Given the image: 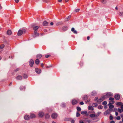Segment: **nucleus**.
Instances as JSON below:
<instances>
[{
    "label": "nucleus",
    "instance_id": "obj_18",
    "mask_svg": "<svg viewBox=\"0 0 123 123\" xmlns=\"http://www.w3.org/2000/svg\"><path fill=\"white\" fill-rule=\"evenodd\" d=\"M7 34L8 35H10L11 34L12 32L10 30H8L7 32Z\"/></svg>",
    "mask_w": 123,
    "mask_h": 123
},
{
    "label": "nucleus",
    "instance_id": "obj_42",
    "mask_svg": "<svg viewBox=\"0 0 123 123\" xmlns=\"http://www.w3.org/2000/svg\"><path fill=\"white\" fill-rule=\"evenodd\" d=\"M98 105L97 103H94L93 104V106L94 107H96Z\"/></svg>",
    "mask_w": 123,
    "mask_h": 123
},
{
    "label": "nucleus",
    "instance_id": "obj_29",
    "mask_svg": "<svg viewBox=\"0 0 123 123\" xmlns=\"http://www.w3.org/2000/svg\"><path fill=\"white\" fill-rule=\"evenodd\" d=\"M101 2L105 4L106 2V0H100Z\"/></svg>",
    "mask_w": 123,
    "mask_h": 123
},
{
    "label": "nucleus",
    "instance_id": "obj_32",
    "mask_svg": "<svg viewBox=\"0 0 123 123\" xmlns=\"http://www.w3.org/2000/svg\"><path fill=\"white\" fill-rule=\"evenodd\" d=\"M88 109L89 110H91L92 111L94 109L93 107L92 106H89Z\"/></svg>",
    "mask_w": 123,
    "mask_h": 123
},
{
    "label": "nucleus",
    "instance_id": "obj_44",
    "mask_svg": "<svg viewBox=\"0 0 123 123\" xmlns=\"http://www.w3.org/2000/svg\"><path fill=\"white\" fill-rule=\"evenodd\" d=\"M110 119L111 120H113V117L111 116H110Z\"/></svg>",
    "mask_w": 123,
    "mask_h": 123
},
{
    "label": "nucleus",
    "instance_id": "obj_52",
    "mask_svg": "<svg viewBox=\"0 0 123 123\" xmlns=\"http://www.w3.org/2000/svg\"><path fill=\"white\" fill-rule=\"evenodd\" d=\"M62 106L63 107H64L65 106V104H62Z\"/></svg>",
    "mask_w": 123,
    "mask_h": 123
},
{
    "label": "nucleus",
    "instance_id": "obj_63",
    "mask_svg": "<svg viewBox=\"0 0 123 123\" xmlns=\"http://www.w3.org/2000/svg\"><path fill=\"white\" fill-rule=\"evenodd\" d=\"M121 118L122 119H123V115H121Z\"/></svg>",
    "mask_w": 123,
    "mask_h": 123
},
{
    "label": "nucleus",
    "instance_id": "obj_22",
    "mask_svg": "<svg viewBox=\"0 0 123 123\" xmlns=\"http://www.w3.org/2000/svg\"><path fill=\"white\" fill-rule=\"evenodd\" d=\"M48 23L46 21H44L43 22V25L44 26H46L47 25Z\"/></svg>",
    "mask_w": 123,
    "mask_h": 123
},
{
    "label": "nucleus",
    "instance_id": "obj_40",
    "mask_svg": "<svg viewBox=\"0 0 123 123\" xmlns=\"http://www.w3.org/2000/svg\"><path fill=\"white\" fill-rule=\"evenodd\" d=\"M119 15L120 16H122L123 15V12H120Z\"/></svg>",
    "mask_w": 123,
    "mask_h": 123
},
{
    "label": "nucleus",
    "instance_id": "obj_28",
    "mask_svg": "<svg viewBox=\"0 0 123 123\" xmlns=\"http://www.w3.org/2000/svg\"><path fill=\"white\" fill-rule=\"evenodd\" d=\"M23 77L24 79H26L28 77V76L27 74H24L23 75Z\"/></svg>",
    "mask_w": 123,
    "mask_h": 123
},
{
    "label": "nucleus",
    "instance_id": "obj_3",
    "mask_svg": "<svg viewBox=\"0 0 123 123\" xmlns=\"http://www.w3.org/2000/svg\"><path fill=\"white\" fill-rule=\"evenodd\" d=\"M106 97L107 98L110 97H112L113 96V94L111 92H108L105 95Z\"/></svg>",
    "mask_w": 123,
    "mask_h": 123
},
{
    "label": "nucleus",
    "instance_id": "obj_21",
    "mask_svg": "<svg viewBox=\"0 0 123 123\" xmlns=\"http://www.w3.org/2000/svg\"><path fill=\"white\" fill-rule=\"evenodd\" d=\"M83 99L84 100H86L88 98V96L86 95H84L83 96Z\"/></svg>",
    "mask_w": 123,
    "mask_h": 123
},
{
    "label": "nucleus",
    "instance_id": "obj_24",
    "mask_svg": "<svg viewBox=\"0 0 123 123\" xmlns=\"http://www.w3.org/2000/svg\"><path fill=\"white\" fill-rule=\"evenodd\" d=\"M97 94L96 92L95 91H93L92 93V94L93 96H94L96 95Z\"/></svg>",
    "mask_w": 123,
    "mask_h": 123
},
{
    "label": "nucleus",
    "instance_id": "obj_19",
    "mask_svg": "<svg viewBox=\"0 0 123 123\" xmlns=\"http://www.w3.org/2000/svg\"><path fill=\"white\" fill-rule=\"evenodd\" d=\"M42 55L41 54H38L36 56V57L37 59H40L42 57Z\"/></svg>",
    "mask_w": 123,
    "mask_h": 123
},
{
    "label": "nucleus",
    "instance_id": "obj_43",
    "mask_svg": "<svg viewBox=\"0 0 123 123\" xmlns=\"http://www.w3.org/2000/svg\"><path fill=\"white\" fill-rule=\"evenodd\" d=\"M116 119L117 120H119L120 119V116H117L116 117Z\"/></svg>",
    "mask_w": 123,
    "mask_h": 123
},
{
    "label": "nucleus",
    "instance_id": "obj_10",
    "mask_svg": "<svg viewBox=\"0 0 123 123\" xmlns=\"http://www.w3.org/2000/svg\"><path fill=\"white\" fill-rule=\"evenodd\" d=\"M72 104L73 105H74L78 103L77 101L76 100H73L72 101Z\"/></svg>",
    "mask_w": 123,
    "mask_h": 123
},
{
    "label": "nucleus",
    "instance_id": "obj_14",
    "mask_svg": "<svg viewBox=\"0 0 123 123\" xmlns=\"http://www.w3.org/2000/svg\"><path fill=\"white\" fill-rule=\"evenodd\" d=\"M30 118L29 116L28 115H26L24 117V118L25 120H28Z\"/></svg>",
    "mask_w": 123,
    "mask_h": 123
},
{
    "label": "nucleus",
    "instance_id": "obj_9",
    "mask_svg": "<svg viewBox=\"0 0 123 123\" xmlns=\"http://www.w3.org/2000/svg\"><path fill=\"white\" fill-rule=\"evenodd\" d=\"M34 63V61L32 59H31L29 62V64L30 66L31 67H32Z\"/></svg>",
    "mask_w": 123,
    "mask_h": 123
},
{
    "label": "nucleus",
    "instance_id": "obj_49",
    "mask_svg": "<svg viewBox=\"0 0 123 123\" xmlns=\"http://www.w3.org/2000/svg\"><path fill=\"white\" fill-rule=\"evenodd\" d=\"M80 105H82L84 104V103L83 102H81L80 103Z\"/></svg>",
    "mask_w": 123,
    "mask_h": 123
},
{
    "label": "nucleus",
    "instance_id": "obj_12",
    "mask_svg": "<svg viewBox=\"0 0 123 123\" xmlns=\"http://www.w3.org/2000/svg\"><path fill=\"white\" fill-rule=\"evenodd\" d=\"M44 113L42 112H39L38 114L39 116L41 117H42L44 115Z\"/></svg>",
    "mask_w": 123,
    "mask_h": 123
},
{
    "label": "nucleus",
    "instance_id": "obj_59",
    "mask_svg": "<svg viewBox=\"0 0 123 123\" xmlns=\"http://www.w3.org/2000/svg\"><path fill=\"white\" fill-rule=\"evenodd\" d=\"M98 99V97H96L95 98V99L96 100H97Z\"/></svg>",
    "mask_w": 123,
    "mask_h": 123
},
{
    "label": "nucleus",
    "instance_id": "obj_23",
    "mask_svg": "<svg viewBox=\"0 0 123 123\" xmlns=\"http://www.w3.org/2000/svg\"><path fill=\"white\" fill-rule=\"evenodd\" d=\"M68 29V28L67 26H64L63 27L62 29L64 31H66Z\"/></svg>",
    "mask_w": 123,
    "mask_h": 123
},
{
    "label": "nucleus",
    "instance_id": "obj_58",
    "mask_svg": "<svg viewBox=\"0 0 123 123\" xmlns=\"http://www.w3.org/2000/svg\"><path fill=\"white\" fill-rule=\"evenodd\" d=\"M121 108L122 109H123V105H122L121 106Z\"/></svg>",
    "mask_w": 123,
    "mask_h": 123
},
{
    "label": "nucleus",
    "instance_id": "obj_64",
    "mask_svg": "<svg viewBox=\"0 0 123 123\" xmlns=\"http://www.w3.org/2000/svg\"><path fill=\"white\" fill-rule=\"evenodd\" d=\"M60 23H57L56 24V25H59Z\"/></svg>",
    "mask_w": 123,
    "mask_h": 123
},
{
    "label": "nucleus",
    "instance_id": "obj_56",
    "mask_svg": "<svg viewBox=\"0 0 123 123\" xmlns=\"http://www.w3.org/2000/svg\"><path fill=\"white\" fill-rule=\"evenodd\" d=\"M111 123H115V122L113 121H111Z\"/></svg>",
    "mask_w": 123,
    "mask_h": 123
},
{
    "label": "nucleus",
    "instance_id": "obj_37",
    "mask_svg": "<svg viewBox=\"0 0 123 123\" xmlns=\"http://www.w3.org/2000/svg\"><path fill=\"white\" fill-rule=\"evenodd\" d=\"M80 114L78 112H77L76 113V116L77 117H78L80 116Z\"/></svg>",
    "mask_w": 123,
    "mask_h": 123
},
{
    "label": "nucleus",
    "instance_id": "obj_45",
    "mask_svg": "<svg viewBox=\"0 0 123 123\" xmlns=\"http://www.w3.org/2000/svg\"><path fill=\"white\" fill-rule=\"evenodd\" d=\"M79 10H80V9H75V10L74 11L76 12H79Z\"/></svg>",
    "mask_w": 123,
    "mask_h": 123
},
{
    "label": "nucleus",
    "instance_id": "obj_57",
    "mask_svg": "<svg viewBox=\"0 0 123 123\" xmlns=\"http://www.w3.org/2000/svg\"><path fill=\"white\" fill-rule=\"evenodd\" d=\"M41 66L42 67H43V63H42L41 64Z\"/></svg>",
    "mask_w": 123,
    "mask_h": 123
},
{
    "label": "nucleus",
    "instance_id": "obj_39",
    "mask_svg": "<svg viewBox=\"0 0 123 123\" xmlns=\"http://www.w3.org/2000/svg\"><path fill=\"white\" fill-rule=\"evenodd\" d=\"M102 101V99H101V98H100L98 100H97V102H101Z\"/></svg>",
    "mask_w": 123,
    "mask_h": 123
},
{
    "label": "nucleus",
    "instance_id": "obj_51",
    "mask_svg": "<svg viewBox=\"0 0 123 123\" xmlns=\"http://www.w3.org/2000/svg\"><path fill=\"white\" fill-rule=\"evenodd\" d=\"M15 2L16 3H18L19 2V0H15Z\"/></svg>",
    "mask_w": 123,
    "mask_h": 123
},
{
    "label": "nucleus",
    "instance_id": "obj_36",
    "mask_svg": "<svg viewBox=\"0 0 123 123\" xmlns=\"http://www.w3.org/2000/svg\"><path fill=\"white\" fill-rule=\"evenodd\" d=\"M107 102L106 101H104L102 103V105H105L107 104Z\"/></svg>",
    "mask_w": 123,
    "mask_h": 123
},
{
    "label": "nucleus",
    "instance_id": "obj_6",
    "mask_svg": "<svg viewBox=\"0 0 123 123\" xmlns=\"http://www.w3.org/2000/svg\"><path fill=\"white\" fill-rule=\"evenodd\" d=\"M114 98L116 100H119L120 98V96L118 94H116L114 96Z\"/></svg>",
    "mask_w": 123,
    "mask_h": 123
},
{
    "label": "nucleus",
    "instance_id": "obj_50",
    "mask_svg": "<svg viewBox=\"0 0 123 123\" xmlns=\"http://www.w3.org/2000/svg\"><path fill=\"white\" fill-rule=\"evenodd\" d=\"M74 122H75V121L74 120H72L71 121V123H74Z\"/></svg>",
    "mask_w": 123,
    "mask_h": 123
},
{
    "label": "nucleus",
    "instance_id": "obj_11",
    "mask_svg": "<svg viewBox=\"0 0 123 123\" xmlns=\"http://www.w3.org/2000/svg\"><path fill=\"white\" fill-rule=\"evenodd\" d=\"M111 103H110V102H109V103L108 104V105L109 106V108L110 109H112L114 107V105H112Z\"/></svg>",
    "mask_w": 123,
    "mask_h": 123
},
{
    "label": "nucleus",
    "instance_id": "obj_60",
    "mask_svg": "<svg viewBox=\"0 0 123 123\" xmlns=\"http://www.w3.org/2000/svg\"><path fill=\"white\" fill-rule=\"evenodd\" d=\"M53 24H54V23H53V22H51L50 23V25H53Z\"/></svg>",
    "mask_w": 123,
    "mask_h": 123
},
{
    "label": "nucleus",
    "instance_id": "obj_16",
    "mask_svg": "<svg viewBox=\"0 0 123 123\" xmlns=\"http://www.w3.org/2000/svg\"><path fill=\"white\" fill-rule=\"evenodd\" d=\"M39 34L37 32H34V37H36L38 36Z\"/></svg>",
    "mask_w": 123,
    "mask_h": 123
},
{
    "label": "nucleus",
    "instance_id": "obj_34",
    "mask_svg": "<svg viewBox=\"0 0 123 123\" xmlns=\"http://www.w3.org/2000/svg\"><path fill=\"white\" fill-rule=\"evenodd\" d=\"M107 98L106 97V96H105V95L104 96L102 97L101 98V99H102V101H103V100H105V98Z\"/></svg>",
    "mask_w": 123,
    "mask_h": 123
},
{
    "label": "nucleus",
    "instance_id": "obj_55",
    "mask_svg": "<svg viewBox=\"0 0 123 123\" xmlns=\"http://www.w3.org/2000/svg\"><path fill=\"white\" fill-rule=\"evenodd\" d=\"M90 38V37L89 36H88L87 37V40H89Z\"/></svg>",
    "mask_w": 123,
    "mask_h": 123
},
{
    "label": "nucleus",
    "instance_id": "obj_8",
    "mask_svg": "<svg viewBox=\"0 0 123 123\" xmlns=\"http://www.w3.org/2000/svg\"><path fill=\"white\" fill-rule=\"evenodd\" d=\"M109 99L110 101V103H111V104H113L114 103L115 101H114V99L113 98L110 97L109 98Z\"/></svg>",
    "mask_w": 123,
    "mask_h": 123
},
{
    "label": "nucleus",
    "instance_id": "obj_61",
    "mask_svg": "<svg viewBox=\"0 0 123 123\" xmlns=\"http://www.w3.org/2000/svg\"><path fill=\"white\" fill-rule=\"evenodd\" d=\"M44 32H47V30L46 29H44Z\"/></svg>",
    "mask_w": 123,
    "mask_h": 123
},
{
    "label": "nucleus",
    "instance_id": "obj_35",
    "mask_svg": "<svg viewBox=\"0 0 123 123\" xmlns=\"http://www.w3.org/2000/svg\"><path fill=\"white\" fill-rule=\"evenodd\" d=\"M77 110L79 111H81V109L79 107H77Z\"/></svg>",
    "mask_w": 123,
    "mask_h": 123
},
{
    "label": "nucleus",
    "instance_id": "obj_31",
    "mask_svg": "<svg viewBox=\"0 0 123 123\" xmlns=\"http://www.w3.org/2000/svg\"><path fill=\"white\" fill-rule=\"evenodd\" d=\"M117 111L118 112L120 113H121L123 111V110L121 109L118 108L117 109Z\"/></svg>",
    "mask_w": 123,
    "mask_h": 123
},
{
    "label": "nucleus",
    "instance_id": "obj_62",
    "mask_svg": "<svg viewBox=\"0 0 123 123\" xmlns=\"http://www.w3.org/2000/svg\"><path fill=\"white\" fill-rule=\"evenodd\" d=\"M91 121L90 120H87V122H88V123H90L91 122Z\"/></svg>",
    "mask_w": 123,
    "mask_h": 123
},
{
    "label": "nucleus",
    "instance_id": "obj_47",
    "mask_svg": "<svg viewBox=\"0 0 123 123\" xmlns=\"http://www.w3.org/2000/svg\"><path fill=\"white\" fill-rule=\"evenodd\" d=\"M19 70V68H17L16 70H14V71L15 72H17V71H18Z\"/></svg>",
    "mask_w": 123,
    "mask_h": 123
},
{
    "label": "nucleus",
    "instance_id": "obj_48",
    "mask_svg": "<svg viewBox=\"0 0 123 123\" xmlns=\"http://www.w3.org/2000/svg\"><path fill=\"white\" fill-rule=\"evenodd\" d=\"M52 67V66L51 65H50V66H47L46 67V68H50V67Z\"/></svg>",
    "mask_w": 123,
    "mask_h": 123
},
{
    "label": "nucleus",
    "instance_id": "obj_1",
    "mask_svg": "<svg viewBox=\"0 0 123 123\" xmlns=\"http://www.w3.org/2000/svg\"><path fill=\"white\" fill-rule=\"evenodd\" d=\"M31 27H33V29L34 30V32H37L38 29L39 27V26H35L34 24H32L31 25Z\"/></svg>",
    "mask_w": 123,
    "mask_h": 123
},
{
    "label": "nucleus",
    "instance_id": "obj_2",
    "mask_svg": "<svg viewBox=\"0 0 123 123\" xmlns=\"http://www.w3.org/2000/svg\"><path fill=\"white\" fill-rule=\"evenodd\" d=\"M26 31V30L25 29L19 30L18 32V36H20L23 34V33H25Z\"/></svg>",
    "mask_w": 123,
    "mask_h": 123
},
{
    "label": "nucleus",
    "instance_id": "obj_33",
    "mask_svg": "<svg viewBox=\"0 0 123 123\" xmlns=\"http://www.w3.org/2000/svg\"><path fill=\"white\" fill-rule=\"evenodd\" d=\"M123 104V103L121 102H117V105H121Z\"/></svg>",
    "mask_w": 123,
    "mask_h": 123
},
{
    "label": "nucleus",
    "instance_id": "obj_15",
    "mask_svg": "<svg viewBox=\"0 0 123 123\" xmlns=\"http://www.w3.org/2000/svg\"><path fill=\"white\" fill-rule=\"evenodd\" d=\"M17 79L18 80H21L22 79V77L20 75H18L16 77Z\"/></svg>",
    "mask_w": 123,
    "mask_h": 123
},
{
    "label": "nucleus",
    "instance_id": "obj_26",
    "mask_svg": "<svg viewBox=\"0 0 123 123\" xmlns=\"http://www.w3.org/2000/svg\"><path fill=\"white\" fill-rule=\"evenodd\" d=\"M87 112L86 111H82L81 112V113L82 114L84 115V114H86L87 113Z\"/></svg>",
    "mask_w": 123,
    "mask_h": 123
},
{
    "label": "nucleus",
    "instance_id": "obj_4",
    "mask_svg": "<svg viewBox=\"0 0 123 123\" xmlns=\"http://www.w3.org/2000/svg\"><path fill=\"white\" fill-rule=\"evenodd\" d=\"M98 115H95L94 114H91L89 116L91 117H97L99 116V113H98Z\"/></svg>",
    "mask_w": 123,
    "mask_h": 123
},
{
    "label": "nucleus",
    "instance_id": "obj_41",
    "mask_svg": "<svg viewBox=\"0 0 123 123\" xmlns=\"http://www.w3.org/2000/svg\"><path fill=\"white\" fill-rule=\"evenodd\" d=\"M4 44H2L0 46V48L1 49H2L4 47Z\"/></svg>",
    "mask_w": 123,
    "mask_h": 123
},
{
    "label": "nucleus",
    "instance_id": "obj_5",
    "mask_svg": "<svg viewBox=\"0 0 123 123\" xmlns=\"http://www.w3.org/2000/svg\"><path fill=\"white\" fill-rule=\"evenodd\" d=\"M35 72L37 74H39L41 73V70L38 68H36L35 69Z\"/></svg>",
    "mask_w": 123,
    "mask_h": 123
},
{
    "label": "nucleus",
    "instance_id": "obj_30",
    "mask_svg": "<svg viewBox=\"0 0 123 123\" xmlns=\"http://www.w3.org/2000/svg\"><path fill=\"white\" fill-rule=\"evenodd\" d=\"M101 2L105 4L106 2V0H100Z\"/></svg>",
    "mask_w": 123,
    "mask_h": 123
},
{
    "label": "nucleus",
    "instance_id": "obj_53",
    "mask_svg": "<svg viewBox=\"0 0 123 123\" xmlns=\"http://www.w3.org/2000/svg\"><path fill=\"white\" fill-rule=\"evenodd\" d=\"M79 123H84L83 121L82 120H80L79 121Z\"/></svg>",
    "mask_w": 123,
    "mask_h": 123
},
{
    "label": "nucleus",
    "instance_id": "obj_17",
    "mask_svg": "<svg viewBox=\"0 0 123 123\" xmlns=\"http://www.w3.org/2000/svg\"><path fill=\"white\" fill-rule=\"evenodd\" d=\"M71 31L73 32L75 34L77 33V32L76 30H75L74 29V28H72L71 29Z\"/></svg>",
    "mask_w": 123,
    "mask_h": 123
},
{
    "label": "nucleus",
    "instance_id": "obj_13",
    "mask_svg": "<svg viewBox=\"0 0 123 123\" xmlns=\"http://www.w3.org/2000/svg\"><path fill=\"white\" fill-rule=\"evenodd\" d=\"M36 117L35 115L33 114H30V118H33Z\"/></svg>",
    "mask_w": 123,
    "mask_h": 123
},
{
    "label": "nucleus",
    "instance_id": "obj_38",
    "mask_svg": "<svg viewBox=\"0 0 123 123\" xmlns=\"http://www.w3.org/2000/svg\"><path fill=\"white\" fill-rule=\"evenodd\" d=\"M103 107L102 105H99L98 106V108L99 109H101L103 108Z\"/></svg>",
    "mask_w": 123,
    "mask_h": 123
},
{
    "label": "nucleus",
    "instance_id": "obj_7",
    "mask_svg": "<svg viewBox=\"0 0 123 123\" xmlns=\"http://www.w3.org/2000/svg\"><path fill=\"white\" fill-rule=\"evenodd\" d=\"M57 116V114L56 113H53L51 115V117L53 119H55Z\"/></svg>",
    "mask_w": 123,
    "mask_h": 123
},
{
    "label": "nucleus",
    "instance_id": "obj_20",
    "mask_svg": "<svg viewBox=\"0 0 123 123\" xmlns=\"http://www.w3.org/2000/svg\"><path fill=\"white\" fill-rule=\"evenodd\" d=\"M40 62L39 59H37L36 60L35 62L36 64L38 65L39 64Z\"/></svg>",
    "mask_w": 123,
    "mask_h": 123
},
{
    "label": "nucleus",
    "instance_id": "obj_27",
    "mask_svg": "<svg viewBox=\"0 0 123 123\" xmlns=\"http://www.w3.org/2000/svg\"><path fill=\"white\" fill-rule=\"evenodd\" d=\"M45 117L46 118H49L50 116L47 113L46 114Z\"/></svg>",
    "mask_w": 123,
    "mask_h": 123
},
{
    "label": "nucleus",
    "instance_id": "obj_46",
    "mask_svg": "<svg viewBox=\"0 0 123 123\" xmlns=\"http://www.w3.org/2000/svg\"><path fill=\"white\" fill-rule=\"evenodd\" d=\"M50 56V55H46L45 56V57L46 58H47Z\"/></svg>",
    "mask_w": 123,
    "mask_h": 123
},
{
    "label": "nucleus",
    "instance_id": "obj_25",
    "mask_svg": "<svg viewBox=\"0 0 123 123\" xmlns=\"http://www.w3.org/2000/svg\"><path fill=\"white\" fill-rule=\"evenodd\" d=\"M70 17H71V16H68L67 18H66L65 19V21H68L69 20V19L70 18Z\"/></svg>",
    "mask_w": 123,
    "mask_h": 123
},
{
    "label": "nucleus",
    "instance_id": "obj_54",
    "mask_svg": "<svg viewBox=\"0 0 123 123\" xmlns=\"http://www.w3.org/2000/svg\"><path fill=\"white\" fill-rule=\"evenodd\" d=\"M115 114L116 116H117L118 115V113L117 112H116Z\"/></svg>",
    "mask_w": 123,
    "mask_h": 123
}]
</instances>
